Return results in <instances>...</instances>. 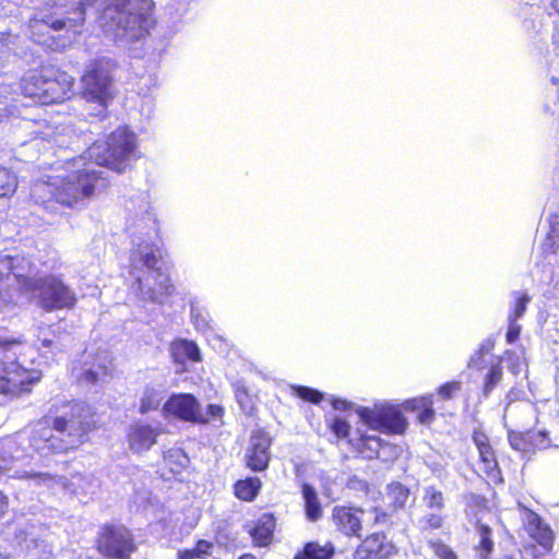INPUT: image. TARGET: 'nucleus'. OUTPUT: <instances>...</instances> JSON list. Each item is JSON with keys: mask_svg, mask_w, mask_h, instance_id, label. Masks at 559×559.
Here are the masks:
<instances>
[{"mask_svg": "<svg viewBox=\"0 0 559 559\" xmlns=\"http://www.w3.org/2000/svg\"><path fill=\"white\" fill-rule=\"evenodd\" d=\"M428 545L438 559H457V556L452 548L441 540L431 539L428 542Z\"/></svg>", "mask_w": 559, "mask_h": 559, "instance_id": "obj_42", "label": "nucleus"}, {"mask_svg": "<svg viewBox=\"0 0 559 559\" xmlns=\"http://www.w3.org/2000/svg\"><path fill=\"white\" fill-rule=\"evenodd\" d=\"M331 405L335 411H354L371 430L401 435L407 427V421L396 405L376 403L373 407L356 406L352 402L337 397L331 399Z\"/></svg>", "mask_w": 559, "mask_h": 559, "instance_id": "obj_7", "label": "nucleus"}, {"mask_svg": "<svg viewBox=\"0 0 559 559\" xmlns=\"http://www.w3.org/2000/svg\"><path fill=\"white\" fill-rule=\"evenodd\" d=\"M478 534H479V543H478V552L480 559H488L492 549H493V542L491 539V531L488 526L480 525L478 527Z\"/></svg>", "mask_w": 559, "mask_h": 559, "instance_id": "obj_35", "label": "nucleus"}, {"mask_svg": "<svg viewBox=\"0 0 559 559\" xmlns=\"http://www.w3.org/2000/svg\"><path fill=\"white\" fill-rule=\"evenodd\" d=\"M3 267L13 271L20 292L37 296L39 305L45 310L74 307L76 302L74 292L53 275L37 277L36 267L28 258L19 254L8 255L0 259L1 274Z\"/></svg>", "mask_w": 559, "mask_h": 559, "instance_id": "obj_4", "label": "nucleus"}, {"mask_svg": "<svg viewBox=\"0 0 559 559\" xmlns=\"http://www.w3.org/2000/svg\"><path fill=\"white\" fill-rule=\"evenodd\" d=\"M51 344H52L51 341L45 338V340L41 341V347L40 348H48V347L51 346Z\"/></svg>", "mask_w": 559, "mask_h": 559, "instance_id": "obj_60", "label": "nucleus"}, {"mask_svg": "<svg viewBox=\"0 0 559 559\" xmlns=\"http://www.w3.org/2000/svg\"><path fill=\"white\" fill-rule=\"evenodd\" d=\"M260 488L261 480L257 477H250L236 483L235 495L241 500L251 501L255 498Z\"/></svg>", "mask_w": 559, "mask_h": 559, "instance_id": "obj_28", "label": "nucleus"}, {"mask_svg": "<svg viewBox=\"0 0 559 559\" xmlns=\"http://www.w3.org/2000/svg\"><path fill=\"white\" fill-rule=\"evenodd\" d=\"M473 441L477 448V450H480L487 445H489L488 437L480 430H475L473 433Z\"/></svg>", "mask_w": 559, "mask_h": 559, "instance_id": "obj_54", "label": "nucleus"}, {"mask_svg": "<svg viewBox=\"0 0 559 559\" xmlns=\"http://www.w3.org/2000/svg\"><path fill=\"white\" fill-rule=\"evenodd\" d=\"M522 520L526 532L535 542L545 549H550L552 547L554 533L537 513L528 509H524Z\"/></svg>", "mask_w": 559, "mask_h": 559, "instance_id": "obj_15", "label": "nucleus"}, {"mask_svg": "<svg viewBox=\"0 0 559 559\" xmlns=\"http://www.w3.org/2000/svg\"><path fill=\"white\" fill-rule=\"evenodd\" d=\"M94 427L91 407L82 402H68L50 420L46 417L33 429L29 445L40 455L78 448Z\"/></svg>", "mask_w": 559, "mask_h": 559, "instance_id": "obj_3", "label": "nucleus"}, {"mask_svg": "<svg viewBox=\"0 0 559 559\" xmlns=\"http://www.w3.org/2000/svg\"><path fill=\"white\" fill-rule=\"evenodd\" d=\"M10 87L4 84L2 81L0 82V123L10 117L21 116L25 122V128H29V123L34 122L33 118L27 115L28 105L22 104V109L17 107L15 104L17 100L12 98L9 103L8 94Z\"/></svg>", "mask_w": 559, "mask_h": 559, "instance_id": "obj_17", "label": "nucleus"}, {"mask_svg": "<svg viewBox=\"0 0 559 559\" xmlns=\"http://www.w3.org/2000/svg\"><path fill=\"white\" fill-rule=\"evenodd\" d=\"M235 397L242 411L250 413L253 408L252 397L250 396L246 385L237 381L234 384Z\"/></svg>", "mask_w": 559, "mask_h": 559, "instance_id": "obj_41", "label": "nucleus"}, {"mask_svg": "<svg viewBox=\"0 0 559 559\" xmlns=\"http://www.w3.org/2000/svg\"><path fill=\"white\" fill-rule=\"evenodd\" d=\"M0 559H8V557L5 555H3L2 552H0Z\"/></svg>", "mask_w": 559, "mask_h": 559, "instance_id": "obj_64", "label": "nucleus"}, {"mask_svg": "<svg viewBox=\"0 0 559 559\" xmlns=\"http://www.w3.org/2000/svg\"><path fill=\"white\" fill-rule=\"evenodd\" d=\"M164 464L173 475H180L189 464V457L181 449H170L164 454Z\"/></svg>", "mask_w": 559, "mask_h": 559, "instance_id": "obj_26", "label": "nucleus"}, {"mask_svg": "<svg viewBox=\"0 0 559 559\" xmlns=\"http://www.w3.org/2000/svg\"><path fill=\"white\" fill-rule=\"evenodd\" d=\"M330 428L334 432V435L338 438L348 437L349 429H350L348 423L341 417H334L331 420Z\"/></svg>", "mask_w": 559, "mask_h": 559, "instance_id": "obj_49", "label": "nucleus"}, {"mask_svg": "<svg viewBox=\"0 0 559 559\" xmlns=\"http://www.w3.org/2000/svg\"><path fill=\"white\" fill-rule=\"evenodd\" d=\"M190 316L192 324L199 332L207 333L213 330L209 312L198 301H191Z\"/></svg>", "mask_w": 559, "mask_h": 559, "instance_id": "obj_27", "label": "nucleus"}, {"mask_svg": "<svg viewBox=\"0 0 559 559\" xmlns=\"http://www.w3.org/2000/svg\"><path fill=\"white\" fill-rule=\"evenodd\" d=\"M333 554L334 549L330 544L308 543L304 551L296 555L295 559H330Z\"/></svg>", "mask_w": 559, "mask_h": 559, "instance_id": "obj_29", "label": "nucleus"}, {"mask_svg": "<svg viewBox=\"0 0 559 559\" xmlns=\"http://www.w3.org/2000/svg\"><path fill=\"white\" fill-rule=\"evenodd\" d=\"M164 400V393L160 389H155L153 386H146L143 391V395L141 397L140 403V413L146 414L151 411H155L160 405Z\"/></svg>", "mask_w": 559, "mask_h": 559, "instance_id": "obj_30", "label": "nucleus"}, {"mask_svg": "<svg viewBox=\"0 0 559 559\" xmlns=\"http://www.w3.org/2000/svg\"><path fill=\"white\" fill-rule=\"evenodd\" d=\"M406 404L414 409L420 411L418 415L420 423L426 424L432 420L435 411L432 409L433 402L430 395L407 401Z\"/></svg>", "mask_w": 559, "mask_h": 559, "instance_id": "obj_31", "label": "nucleus"}, {"mask_svg": "<svg viewBox=\"0 0 559 559\" xmlns=\"http://www.w3.org/2000/svg\"><path fill=\"white\" fill-rule=\"evenodd\" d=\"M526 438L527 442L531 443L536 449H547L550 445V439L546 430H530L526 432Z\"/></svg>", "mask_w": 559, "mask_h": 559, "instance_id": "obj_44", "label": "nucleus"}, {"mask_svg": "<svg viewBox=\"0 0 559 559\" xmlns=\"http://www.w3.org/2000/svg\"><path fill=\"white\" fill-rule=\"evenodd\" d=\"M74 79L66 72H53L45 69L43 105L61 103L70 98Z\"/></svg>", "mask_w": 559, "mask_h": 559, "instance_id": "obj_11", "label": "nucleus"}, {"mask_svg": "<svg viewBox=\"0 0 559 559\" xmlns=\"http://www.w3.org/2000/svg\"><path fill=\"white\" fill-rule=\"evenodd\" d=\"M239 559H255V557L253 555L246 554V555L239 557Z\"/></svg>", "mask_w": 559, "mask_h": 559, "instance_id": "obj_62", "label": "nucleus"}, {"mask_svg": "<svg viewBox=\"0 0 559 559\" xmlns=\"http://www.w3.org/2000/svg\"><path fill=\"white\" fill-rule=\"evenodd\" d=\"M9 254L0 255V259L8 257ZM13 284H16V280L14 278L13 271L2 269V274L0 273V312L3 311L10 305H13L17 301L16 299V290H5L4 287H9Z\"/></svg>", "mask_w": 559, "mask_h": 559, "instance_id": "obj_24", "label": "nucleus"}, {"mask_svg": "<svg viewBox=\"0 0 559 559\" xmlns=\"http://www.w3.org/2000/svg\"><path fill=\"white\" fill-rule=\"evenodd\" d=\"M361 544L370 550L376 559H388L396 552L395 546L380 533L368 536Z\"/></svg>", "mask_w": 559, "mask_h": 559, "instance_id": "obj_21", "label": "nucleus"}, {"mask_svg": "<svg viewBox=\"0 0 559 559\" xmlns=\"http://www.w3.org/2000/svg\"><path fill=\"white\" fill-rule=\"evenodd\" d=\"M301 493L307 519L311 522L318 521L322 516V507L316 489L311 485L305 483L301 487Z\"/></svg>", "mask_w": 559, "mask_h": 559, "instance_id": "obj_23", "label": "nucleus"}, {"mask_svg": "<svg viewBox=\"0 0 559 559\" xmlns=\"http://www.w3.org/2000/svg\"><path fill=\"white\" fill-rule=\"evenodd\" d=\"M44 85L45 69L26 74L20 84V88L25 97L33 98L34 102L43 104Z\"/></svg>", "mask_w": 559, "mask_h": 559, "instance_id": "obj_20", "label": "nucleus"}, {"mask_svg": "<svg viewBox=\"0 0 559 559\" xmlns=\"http://www.w3.org/2000/svg\"><path fill=\"white\" fill-rule=\"evenodd\" d=\"M17 187V180L15 175L0 165V198L12 194Z\"/></svg>", "mask_w": 559, "mask_h": 559, "instance_id": "obj_34", "label": "nucleus"}, {"mask_svg": "<svg viewBox=\"0 0 559 559\" xmlns=\"http://www.w3.org/2000/svg\"><path fill=\"white\" fill-rule=\"evenodd\" d=\"M211 547H212V544L210 542L199 540L193 549L197 554V557H200L202 555L209 554Z\"/></svg>", "mask_w": 559, "mask_h": 559, "instance_id": "obj_56", "label": "nucleus"}, {"mask_svg": "<svg viewBox=\"0 0 559 559\" xmlns=\"http://www.w3.org/2000/svg\"><path fill=\"white\" fill-rule=\"evenodd\" d=\"M510 298L507 318L519 320L525 314L526 308L532 301V297L525 290H514L511 293Z\"/></svg>", "mask_w": 559, "mask_h": 559, "instance_id": "obj_25", "label": "nucleus"}, {"mask_svg": "<svg viewBox=\"0 0 559 559\" xmlns=\"http://www.w3.org/2000/svg\"><path fill=\"white\" fill-rule=\"evenodd\" d=\"M349 442L364 457L371 460L379 455L383 441L377 435L360 433L359 438L350 439Z\"/></svg>", "mask_w": 559, "mask_h": 559, "instance_id": "obj_22", "label": "nucleus"}, {"mask_svg": "<svg viewBox=\"0 0 559 559\" xmlns=\"http://www.w3.org/2000/svg\"><path fill=\"white\" fill-rule=\"evenodd\" d=\"M271 438L264 431L258 430L251 435L249 449L246 454L247 465L253 472L266 469L270 462Z\"/></svg>", "mask_w": 559, "mask_h": 559, "instance_id": "obj_12", "label": "nucleus"}, {"mask_svg": "<svg viewBox=\"0 0 559 559\" xmlns=\"http://www.w3.org/2000/svg\"><path fill=\"white\" fill-rule=\"evenodd\" d=\"M116 63L108 58L93 61L81 79L82 97L94 104L95 111L91 115L99 116L105 112L109 100L112 98V72Z\"/></svg>", "mask_w": 559, "mask_h": 559, "instance_id": "obj_8", "label": "nucleus"}, {"mask_svg": "<svg viewBox=\"0 0 559 559\" xmlns=\"http://www.w3.org/2000/svg\"><path fill=\"white\" fill-rule=\"evenodd\" d=\"M461 386L462 384L459 381L447 382L439 386L438 393L443 400H450L456 392L461 390Z\"/></svg>", "mask_w": 559, "mask_h": 559, "instance_id": "obj_51", "label": "nucleus"}, {"mask_svg": "<svg viewBox=\"0 0 559 559\" xmlns=\"http://www.w3.org/2000/svg\"><path fill=\"white\" fill-rule=\"evenodd\" d=\"M362 514L361 509L337 506L333 509L332 522L344 535L359 537Z\"/></svg>", "mask_w": 559, "mask_h": 559, "instance_id": "obj_14", "label": "nucleus"}, {"mask_svg": "<svg viewBox=\"0 0 559 559\" xmlns=\"http://www.w3.org/2000/svg\"><path fill=\"white\" fill-rule=\"evenodd\" d=\"M99 371L88 369L85 370L82 374L81 381L87 382V383H96L99 380Z\"/></svg>", "mask_w": 559, "mask_h": 559, "instance_id": "obj_55", "label": "nucleus"}, {"mask_svg": "<svg viewBox=\"0 0 559 559\" xmlns=\"http://www.w3.org/2000/svg\"><path fill=\"white\" fill-rule=\"evenodd\" d=\"M508 322V330L506 334L507 342L509 344L514 343L518 341L521 334L522 326L518 323V320H511V318H507Z\"/></svg>", "mask_w": 559, "mask_h": 559, "instance_id": "obj_52", "label": "nucleus"}, {"mask_svg": "<svg viewBox=\"0 0 559 559\" xmlns=\"http://www.w3.org/2000/svg\"><path fill=\"white\" fill-rule=\"evenodd\" d=\"M153 0H80L70 8L53 4L39 10L28 24L29 36L38 45L51 47L50 31L67 28L74 36L82 32L90 9H102L97 21L104 33L118 45L142 39L152 27Z\"/></svg>", "mask_w": 559, "mask_h": 559, "instance_id": "obj_1", "label": "nucleus"}, {"mask_svg": "<svg viewBox=\"0 0 559 559\" xmlns=\"http://www.w3.org/2000/svg\"><path fill=\"white\" fill-rule=\"evenodd\" d=\"M159 436L158 427L147 424L136 423L129 429L128 441L129 447L136 453L148 451Z\"/></svg>", "mask_w": 559, "mask_h": 559, "instance_id": "obj_16", "label": "nucleus"}, {"mask_svg": "<svg viewBox=\"0 0 559 559\" xmlns=\"http://www.w3.org/2000/svg\"><path fill=\"white\" fill-rule=\"evenodd\" d=\"M17 538L20 539V544H22L23 542H26L27 540V537L25 536L24 538H22L21 536H17Z\"/></svg>", "mask_w": 559, "mask_h": 559, "instance_id": "obj_63", "label": "nucleus"}, {"mask_svg": "<svg viewBox=\"0 0 559 559\" xmlns=\"http://www.w3.org/2000/svg\"><path fill=\"white\" fill-rule=\"evenodd\" d=\"M502 379V368L500 364L492 365L486 374L485 383L483 388V394L487 397L492 390L497 386V384Z\"/></svg>", "mask_w": 559, "mask_h": 559, "instance_id": "obj_39", "label": "nucleus"}, {"mask_svg": "<svg viewBox=\"0 0 559 559\" xmlns=\"http://www.w3.org/2000/svg\"><path fill=\"white\" fill-rule=\"evenodd\" d=\"M40 377L39 371L26 369L17 361H0V394L15 396L29 392Z\"/></svg>", "mask_w": 559, "mask_h": 559, "instance_id": "obj_9", "label": "nucleus"}, {"mask_svg": "<svg viewBox=\"0 0 559 559\" xmlns=\"http://www.w3.org/2000/svg\"><path fill=\"white\" fill-rule=\"evenodd\" d=\"M0 447L3 450V454H1V460L7 462L12 459H16L17 455L15 454L17 447L16 442L12 438H7L2 441H0Z\"/></svg>", "mask_w": 559, "mask_h": 559, "instance_id": "obj_50", "label": "nucleus"}, {"mask_svg": "<svg viewBox=\"0 0 559 559\" xmlns=\"http://www.w3.org/2000/svg\"><path fill=\"white\" fill-rule=\"evenodd\" d=\"M170 354L175 362L185 365L187 361H200L201 353L198 345L188 340H176L170 345Z\"/></svg>", "mask_w": 559, "mask_h": 559, "instance_id": "obj_19", "label": "nucleus"}, {"mask_svg": "<svg viewBox=\"0 0 559 559\" xmlns=\"http://www.w3.org/2000/svg\"><path fill=\"white\" fill-rule=\"evenodd\" d=\"M84 155L100 169L106 167L116 173H123L132 160L140 157L136 134L128 127H118L105 141L91 145Z\"/></svg>", "mask_w": 559, "mask_h": 559, "instance_id": "obj_6", "label": "nucleus"}, {"mask_svg": "<svg viewBox=\"0 0 559 559\" xmlns=\"http://www.w3.org/2000/svg\"><path fill=\"white\" fill-rule=\"evenodd\" d=\"M423 499L425 504L431 510L440 511L444 506L443 493L435 486L425 488Z\"/></svg>", "mask_w": 559, "mask_h": 559, "instance_id": "obj_36", "label": "nucleus"}, {"mask_svg": "<svg viewBox=\"0 0 559 559\" xmlns=\"http://www.w3.org/2000/svg\"><path fill=\"white\" fill-rule=\"evenodd\" d=\"M102 554L115 559H128L135 550L131 533L124 527H110L98 540Z\"/></svg>", "mask_w": 559, "mask_h": 559, "instance_id": "obj_10", "label": "nucleus"}, {"mask_svg": "<svg viewBox=\"0 0 559 559\" xmlns=\"http://www.w3.org/2000/svg\"><path fill=\"white\" fill-rule=\"evenodd\" d=\"M33 477L37 481V484H44L50 488H55L57 486H60L64 489L68 488L66 479L62 477H55L49 474H36Z\"/></svg>", "mask_w": 559, "mask_h": 559, "instance_id": "obj_48", "label": "nucleus"}, {"mask_svg": "<svg viewBox=\"0 0 559 559\" xmlns=\"http://www.w3.org/2000/svg\"><path fill=\"white\" fill-rule=\"evenodd\" d=\"M443 525V516L439 513H430L419 520V526L423 531L439 530Z\"/></svg>", "mask_w": 559, "mask_h": 559, "instance_id": "obj_47", "label": "nucleus"}, {"mask_svg": "<svg viewBox=\"0 0 559 559\" xmlns=\"http://www.w3.org/2000/svg\"><path fill=\"white\" fill-rule=\"evenodd\" d=\"M493 346V343L490 341V340H487L485 341L479 349L471 357L469 361H468V367L469 368H475V369H481L484 366H483V356L490 352L491 348Z\"/></svg>", "mask_w": 559, "mask_h": 559, "instance_id": "obj_46", "label": "nucleus"}, {"mask_svg": "<svg viewBox=\"0 0 559 559\" xmlns=\"http://www.w3.org/2000/svg\"><path fill=\"white\" fill-rule=\"evenodd\" d=\"M478 453L484 472L487 475L493 474L498 468V463L492 447L489 444L478 450Z\"/></svg>", "mask_w": 559, "mask_h": 559, "instance_id": "obj_38", "label": "nucleus"}, {"mask_svg": "<svg viewBox=\"0 0 559 559\" xmlns=\"http://www.w3.org/2000/svg\"><path fill=\"white\" fill-rule=\"evenodd\" d=\"M354 559H376L369 549L361 544L354 554Z\"/></svg>", "mask_w": 559, "mask_h": 559, "instance_id": "obj_57", "label": "nucleus"}, {"mask_svg": "<svg viewBox=\"0 0 559 559\" xmlns=\"http://www.w3.org/2000/svg\"><path fill=\"white\" fill-rule=\"evenodd\" d=\"M224 413H225L224 408L221 405L209 404L205 413H203L199 408V417L201 418V420H195V423H198V424H207V423L222 424Z\"/></svg>", "mask_w": 559, "mask_h": 559, "instance_id": "obj_37", "label": "nucleus"}, {"mask_svg": "<svg viewBox=\"0 0 559 559\" xmlns=\"http://www.w3.org/2000/svg\"><path fill=\"white\" fill-rule=\"evenodd\" d=\"M409 498V490L400 483L388 486V499L394 508H403Z\"/></svg>", "mask_w": 559, "mask_h": 559, "instance_id": "obj_33", "label": "nucleus"}, {"mask_svg": "<svg viewBox=\"0 0 559 559\" xmlns=\"http://www.w3.org/2000/svg\"><path fill=\"white\" fill-rule=\"evenodd\" d=\"M17 36L7 33H0V60L4 61L15 53L17 48Z\"/></svg>", "mask_w": 559, "mask_h": 559, "instance_id": "obj_40", "label": "nucleus"}, {"mask_svg": "<svg viewBox=\"0 0 559 559\" xmlns=\"http://www.w3.org/2000/svg\"><path fill=\"white\" fill-rule=\"evenodd\" d=\"M551 8L559 14V0H552Z\"/></svg>", "mask_w": 559, "mask_h": 559, "instance_id": "obj_61", "label": "nucleus"}, {"mask_svg": "<svg viewBox=\"0 0 559 559\" xmlns=\"http://www.w3.org/2000/svg\"><path fill=\"white\" fill-rule=\"evenodd\" d=\"M108 185L105 171L83 154L71 162V169L55 190L56 201L70 209L82 210Z\"/></svg>", "mask_w": 559, "mask_h": 559, "instance_id": "obj_5", "label": "nucleus"}, {"mask_svg": "<svg viewBox=\"0 0 559 559\" xmlns=\"http://www.w3.org/2000/svg\"><path fill=\"white\" fill-rule=\"evenodd\" d=\"M179 559H194L197 557V554L194 549L191 550H183L178 552Z\"/></svg>", "mask_w": 559, "mask_h": 559, "instance_id": "obj_58", "label": "nucleus"}, {"mask_svg": "<svg viewBox=\"0 0 559 559\" xmlns=\"http://www.w3.org/2000/svg\"><path fill=\"white\" fill-rule=\"evenodd\" d=\"M549 229L544 242V249L557 252L559 250V214L550 215L548 218Z\"/></svg>", "mask_w": 559, "mask_h": 559, "instance_id": "obj_32", "label": "nucleus"}, {"mask_svg": "<svg viewBox=\"0 0 559 559\" xmlns=\"http://www.w3.org/2000/svg\"><path fill=\"white\" fill-rule=\"evenodd\" d=\"M64 128H60V126L45 124L44 129H36L32 131L35 138H41L46 141H56L58 142V136L62 134Z\"/></svg>", "mask_w": 559, "mask_h": 559, "instance_id": "obj_43", "label": "nucleus"}, {"mask_svg": "<svg viewBox=\"0 0 559 559\" xmlns=\"http://www.w3.org/2000/svg\"><path fill=\"white\" fill-rule=\"evenodd\" d=\"M510 370L514 373V374H518L521 372L522 370V365L520 362H515V364H512L510 366Z\"/></svg>", "mask_w": 559, "mask_h": 559, "instance_id": "obj_59", "label": "nucleus"}, {"mask_svg": "<svg viewBox=\"0 0 559 559\" xmlns=\"http://www.w3.org/2000/svg\"><path fill=\"white\" fill-rule=\"evenodd\" d=\"M509 442L514 450L522 451L524 450V444L527 442L526 433H510Z\"/></svg>", "mask_w": 559, "mask_h": 559, "instance_id": "obj_53", "label": "nucleus"}, {"mask_svg": "<svg viewBox=\"0 0 559 559\" xmlns=\"http://www.w3.org/2000/svg\"><path fill=\"white\" fill-rule=\"evenodd\" d=\"M165 416H175L185 421L195 423L199 417V402L189 393L174 394L164 404Z\"/></svg>", "mask_w": 559, "mask_h": 559, "instance_id": "obj_13", "label": "nucleus"}, {"mask_svg": "<svg viewBox=\"0 0 559 559\" xmlns=\"http://www.w3.org/2000/svg\"><path fill=\"white\" fill-rule=\"evenodd\" d=\"M292 390L298 397L314 404H318L322 400L321 392L308 386L294 385L292 386Z\"/></svg>", "mask_w": 559, "mask_h": 559, "instance_id": "obj_45", "label": "nucleus"}, {"mask_svg": "<svg viewBox=\"0 0 559 559\" xmlns=\"http://www.w3.org/2000/svg\"><path fill=\"white\" fill-rule=\"evenodd\" d=\"M275 518L272 514H263L249 526V534L258 546H267L275 528Z\"/></svg>", "mask_w": 559, "mask_h": 559, "instance_id": "obj_18", "label": "nucleus"}, {"mask_svg": "<svg viewBox=\"0 0 559 559\" xmlns=\"http://www.w3.org/2000/svg\"><path fill=\"white\" fill-rule=\"evenodd\" d=\"M129 231L132 248L129 257L131 289L146 302L165 305L175 293L170 276L157 267L162 255L153 239L158 236L157 213L147 199H142L134 211Z\"/></svg>", "mask_w": 559, "mask_h": 559, "instance_id": "obj_2", "label": "nucleus"}]
</instances>
